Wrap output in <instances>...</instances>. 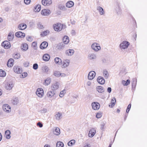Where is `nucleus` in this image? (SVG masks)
I'll return each mask as SVG.
<instances>
[{
	"label": "nucleus",
	"instance_id": "1",
	"mask_svg": "<svg viewBox=\"0 0 147 147\" xmlns=\"http://www.w3.org/2000/svg\"><path fill=\"white\" fill-rule=\"evenodd\" d=\"M91 49L95 52H97L100 50L101 47L99 43L96 42H94L91 45Z\"/></svg>",
	"mask_w": 147,
	"mask_h": 147
},
{
	"label": "nucleus",
	"instance_id": "2",
	"mask_svg": "<svg viewBox=\"0 0 147 147\" xmlns=\"http://www.w3.org/2000/svg\"><path fill=\"white\" fill-rule=\"evenodd\" d=\"M129 43L127 41H124L121 43L119 46V47L121 50L127 49L129 45Z\"/></svg>",
	"mask_w": 147,
	"mask_h": 147
},
{
	"label": "nucleus",
	"instance_id": "3",
	"mask_svg": "<svg viewBox=\"0 0 147 147\" xmlns=\"http://www.w3.org/2000/svg\"><path fill=\"white\" fill-rule=\"evenodd\" d=\"M63 26L60 23H57L53 25V28L55 31L59 32L63 29Z\"/></svg>",
	"mask_w": 147,
	"mask_h": 147
},
{
	"label": "nucleus",
	"instance_id": "4",
	"mask_svg": "<svg viewBox=\"0 0 147 147\" xmlns=\"http://www.w3.org/2000/svg\"><path fill=\"white\" fill-rule=\"evenodd\" d=\"M2 109L3 111L7 113H10L11 111V107L7 104H4L2 106Z\"/></svg>",
	"mask_w": 147,
	"mask_h": 147
},
{
	"label": "nucleus",
	"instance_id": "5",
	"mask_svg": "<svg viewBox=\"0 0 147 147\" xmlns=\"http://www.w3.org/2000/svg\"><path fill=\"white\" fill-rule=\"evenodd\" d=\"M60 83L57 81H55L51 85V88L53 91H55L58 90L59 87Z\"/></svg>",
	"mask_w": 147,
	"mask_h": 147
},
{
	"label": "nucleus",
	"instance_id": "6",
	"mask_svg": "<svg viewBox=\"0 0 147 147\" xmlns=\"http://www.w3.org/2000/svg\"><path fill=\"white\" fill-rule=\"evenodd\" d=\"M91 106L93 110L95 111L98 110L100 108V104L97 102H94L91 104Z\"/></svg>",
	"mask_w": 147,
	"mask_h": 147
},
{
	"label": "nucleus",
	"instance_id": "7",
	"mask_svg": "<svg viewBox=\"0 0 147 147\" xmlns=\"http://www.w3.org/2000/svg\"><path fill=\"white\" fill-rule=\"evenodd\" d=\"M36 94L39 97L42 98L44 94V92L42 88H38L36 92Z\"/></svg>",
	"mask_w": 147,
	"mask_h": 147
},
{
	"label": "nucleus",
	"instance_id": "8",
	"mask_svg": "<svg viewBox=\"0 0 147 147\" xmlns=\"http://www.w3.org/2000/svg\"><path fill=\"white\" fill-rule=\"evenodd\" d=\"M87 58L89 60L93 61L96 59L97 56L94 53H90L88 54Z\"/></svg>",
	"mask_w": 147,
	"mask_h": 147
},
{
	"label": "nucleus",
	"instance_id": "9",
	"mask_svg": "<svg viewBox=\"0 0 147 147\" xmlns=\"http://www.w3.org/2000/svg\"><path fill=\"white\" fill-rule=\"evenodd\" d=\"M96 129L94 128H91L89 130L88 134V136L90 138L93 137L96 133Z\"/></svg>",
	"mask_w": 147,
	"mask_h": 147
},
{
	"label": "nucleus",
	"instance_id": "10",
	"mask_svg": "<svg viewBox=\"0 0 147 147\" xmlns=\"http://www.w3.org/2000/svg\"><path fill=\"white\" fill-rule=\"evenodd\" d=\"M96 74L94 71H90L88 75V78L89 80H92L96 76Z\"/></svg>",
	"mask_w": 147,
	"mask_h": 147
},
{
	"label": "nucleus",
	"instance_id": "11",
	"mask_svg": "<svg viewBox=\"0 0 147 147\" xmlns=\"http://www.w3.org/2000/svg\"><path fill=\"white\" fill-rule=\"evenodd\" d=\"M14 71L17 74L21 73L22 72V69L19 66L17 65L14 66L13 67Z\"/></svg>",
	"mask_w": 147,
	"mask_h": 147
},
{
	"label": "nucleus",
	"instance_id": "12",
	"mask_svg": "<svg viewBox=\"0 0 147 147\" xmlns=\"http://www.w3.org/2000/svg\"><path fill=\"white\" fill-rule=\"evenodd\" d=\"M53 132L54 134L56 136H59L60 134V129L58 127H55L53 129Z\"/></svg>",
	"mask_w": 147,
	"mask_h": 147
},
{
	"label": "nucleus",
	"instance_id": "13",
	"mask_svg": "<svg viewBox=\"0 0 147 147\" xmlns=\"http://www.w3.org/2000/svg\"><path fill=\"white\" fill-rule=\"evenodd\" d=\"M13 86V84L12 82H7L5 84V88L7 90H10L12 88Z\"/></svg>",
	"mask_w": 147,
	"mask_h": 147
},
{
	"label": "nucleus",
	"instance_id": "14",
	"mask_svg": "<svg viewBox=\"0 0 147 147\" xmlns=\"http://www.w3.org/2000/svg\"><path fill=\"white\" fill-rule=\"evenodd\" d=\"M1 45L5 49H7L9 48L11 46L10 43L8 41H5L3 42L1 44Z\"/></svg>",
	"mask_w": 147,
	"mask_h": 147
},
{
	"label": "nucleus",
	"instance_id": "15",
	"mask_svg": "<svg viewBox=\"0 0 147 147\" xmlns=\"http://www.w3.org/2000/svg\"><path fill=\"white\" fill-rule=\"evenodd\" d=\"M55 94V92L54 91L50 90L47 92V96L49 98H52L54 97Z\"/></svg>",
	"mask_w": 147,
	"mask_h": 147
},
{
	"label": "nucleus",
	"instance_id": "16",
	"mask_svg": "<svg viewBox=\"0 0 147 147\" xmlns=\"http://www.w3.org/2000/svg\"><path fill=\"white\" fill-rule=\"evenodd\" d=\"M14 37V33L12 31H10L8 34L7 37V40L9 41L13 40Z\"/></svg>",
	"mask_w": 147,
	"mask_h": 147
},
{
	"label": "nucleus",
	"instance_id": "17",
	"mask_svg": "<svg viewBox=\"0 0 147 147\" xmlns=\"http://www.w3.org/2000/svg\"><path fill=\"white\" fill-rule=\"evenodd\" d=\"M51 13L49 9H44L41 11V14L44 16H47Z\"/></svg>",
	"mask_w": 147,
	"mask_h": 147
},
{
	"label": "nucleus",
	"instance_id": "18",
	"mask_svg": "<svg viewBox=\"0 0 147 147\" xmlns=\"http://www.w3.org/2000/svg\"><path fill=\"white\" fill-rule=\"evenodd\" d=\"M42 3L45 6H48L52 3L51 0H42Z\"/></svg>",
	"mask_w": 147,
	"mask_h": 147
},
{
	"label": "nucleus",
	"instance_id": "19",
	"mask_svg": "<svg viewBox=\"0 0 147 147\" xmlns=\"http://www.w3.org/2000/svg\"><path fill=\"white\" fill-rule=\"evenodd\" d=\"M70 61L68 59H65L63 60V63L62 65L63 68H65L67 67L69 65Z\"/></svg>",
	"mask_w": 147,
	"mask_h": 147
},
{
	"label": "nucleus",
	"instance_id": "20",
	"mask_svg": "<svg viewBox=\"0 0 147 147\" xmlns=\"http://www.w3.org/2000/svg\"><path fill=\"white\" fill-rule=\"evenodd\" d=\"M55 117L56 120H60L62 118V113L59 112L57 113L55 115Z\"/></svg>",
	"mask_w": 147,
	"mask_h": 147
},
{
	"label": "nucleus",
	"instance_id": "21",
	"mask_svg": "<svg viewBox=\"0 0 147 147\" xmlns=\"http://www.w3.org/2000/svg\"><path fill=\"white\" fill-rule=\"evenodd\" d=\"M74 53V51L73 49H69L66 51L65 53L67 55L71 56Z\"/></svg>",
	"mask_w": 147,
	"mask_h": 147
},
{
	"label": "nucleus",
	"instance_id": "22",
	"mask_svg": "<svg viewBox=\"0 0 147 147\" xmlns=\"http://www.w3.org/2000/svg\"><path fill=\"white\" fill-rule=\"evenodd\" d=\"M15 35L16 37L18 38H23L25 36V34L24 33L19 31L16 32Z\"/></svg>",
	"mask_w": 147,
	"mask_h": 147
},
{
	"label": "nucleus",
	"instance_id": "23",
	"mask_svg": "<svg viewBox=\"0 0 147 147\" xmlns=\"http://www.w3.org/2000/svg\"><path fill=\"white\" fill-rule=\"evenodd\" d=\"M28 45L26 43H24L21 45V48L23 51H27L28 49Z\"/></svg>",
	"mask_w": 147,
	"mask_h": 147
},
{
	"label": "nucleus",
	"instance_id": "24",
	"mask_svg": "<svg viewBox=\"0 0 147 147\" xmlns=\"http://www.w3.org/2000/svg\"><path fill=\"white\" fill-rule=\"evenodd\" d=\"M54 61L55 64L57 65H61L62 64V60L59 57H55L54 59Z\"/></svg>",
	"mask_w": 147,
	"mask_h": 147
},
{
	"label": "nucleus",
	"instance_id": "25",
	"mask_svg": "<svg viewBox=\"0 0 147 147\" xmlns=\"http://www.w3.org/2000/svg\"><path fill=\"white\" fill-rule=\"evenodd\" d=\"M11 131L9 130H7L5 131V132L4 137L6 139H9L11 138Z\"/></svg>",
	"mask_w": 147,
	"mask_h": 147
},
{
	"label": "nucleus",
	"instance_id": "26",
	"mask_svg": "<svg viewBox=\"0 0 147 147\" xmlns=\"http://www.w3.org/2000/svg\"><path fill=\"white\" fill-rule=\"evenodd\" d=\"M97 10L98 11L100 15H103L105 14V11L101 7L98 6L97 7Z\"/></svg>",
	"mask_w": 147,
	"mask_h": 147
},
{
	"label": "nucleus",
	"instance_id": "27",
	"mask_svg": "<svg viewBox=\"0 0 147 147\" xmlns=\"http://www.w3.org/2000/svg\"><path fill=\"white\" fill-rule=\"evenodd\" d=\"M98 82L101 84H103L105 82V80L104 78L101 76H99L97 79Z\"/></svg>",
	"mask_w": 147,
	"mask_h": 147
},
{
	"label": "nucleus",
	"instance_id": "28",
	"mask_svg": "<svg viewBox=\"0 0 147 147\" xmlns=\"http://www.w3.org/2000/svg\"><path fill=\"white\" fill-rule=\"evenodd\" d=\"M42 58L43 60L44 61H47L50 59V57L49 54H45L43 55Z\"/></svg>",
	"mask_w": 147,
	"mask_h": 147
},
{
	"label": "nucleus",
	"instance_id": "29",
	"mask_svg": "<svg viewBox=\"0 0 147 147\" xmlns=\"http://www.w3.org/2000/svg\"><path fill=\"white\" fill-rule=\"evenodd\" d=\"M96 89L97 91L99 93H102L105 91L104 88L101 86H97L96 87Z\"/></svg>",
	"mask_w": 147,
	"mask_h": 147
},
{
	"label": "nucleus",
	"instance_id": "30",
	"mask_svg": "<svg viewBox=\"0 0 147 147\" xmlns=\"http://www.w3.org/2000/svg\"><path fill=\"white\" fill-rule=\"evenodd\" d=\"M116 102V100L115 97L113 98L111 100V103L109 105V107L112 108L115 105Z\"/></svg>",
	"mask_w": 147,
	"mask_h": 147
},
{
	"label": "nucleus",
	"instance_id": "31",
	"mask_svg": "<svg viewBox=\"0 0 147 147\" xmlns=\"http://www.w3.org/2000/svg\"><path fill=\"white\" fill-rule=\"evenodd\" d=\"M48 45V44L47 42L44 41L40 44V47L41 49H44L46 48Z\"/></svg>",
	"mask_w": 147,
	"mask_h": 147
},
{
	"label": "nucleus",
	"instance_id": "32",
	"mask_svg": "<svg viewBox=\"0 0 147 147\" xmlns=\"http://www.w3.org/2000/svg\"><path fill=\"white\" fill-rule=\"evenodd\" d=\"M51 80L50 78H47L43 82V84L45 86H48L49 85L51 82Z\"/></svg>",
	"mask_w": 147,
	"mask_h": 147
},
{
	"label": "nucleus",
	"instance_id": "33",
	"mask_svg": "<svg viewBox=\"0 0 147 147\" xmlns=\"http://www.w3.org/2000/svg\"><path fill=\"white\" fill-rule=\"evenodd\" d=\"M74 5V2L72 1H69L67 2L65 4L66 6L68 8H71Z\"/></svg>",
	"mask_w": 147,
	"mask_h": 147
},
{
	"label": "nucleus",
	"instance_id": "34",
	"mask_svg": "<svg viewBox=\"0 0 147 147\" xmlns=\"http://www.w3.org/2000/svg\"><path fill=\"white\" fill-rule=\"evenodd\" d=\"M14 61L12 59H10L8 61L7 65L8 67H11L12 66L13 64Z\"/></svg>",
	"mask_w": 147,
	"mask_h": 147
},
{
	"label": "nucleus",
	"instance_id": "35",
	"mask_svg": "<svg viewBox=\"0 0 147 147\" xmlns=\"http://www.w3.org/2000/svg\"><path fill=\"white\" fill-rule=\"evenodd\" d=\"M63 40V43L65 44H68L69 41V37L66 36H64Z\"/></svg>",
	"mask_w": 147,
	"mask_h": 147
},
{
	"label": "nucleus",
	"instance_id": "36",
	"mask_svg": "<svg viewBox=\"0 0 147 147\" xmlns=\"http://www.w3.org/2000/svg\"><path fill=\"white\" fill-rule=\"evenodd\" d=\"M27 27L26 24L22 23L20 24L18 26V28L20 30H24Z\"/></svg>",
	"mask_w": 147,
	"mask_h": 147
},
{
	"label": "nucleus",
	"instance_id": "37",
	"mask_svg": "<svg viewBox=\"0 0 147 147\" xmlns=\"http://www.w3.org/2000/svg\"><path fill=\"white\" fill-rule=\"evenodd\" d=\"M12 103L13 105H17L19 102V100L18 98L15 97L13 98L11 100Z\"/></svg>",
	"mask_w": 147,
	"mask_h": 147
},
{
	"label": "nucleus",
	"instance_id": "38",
	"mask_svg": "<svg viewBox=\"0 0 147 147\" xmlns=\"http://www.w3.org/2000/svg\"><path fill=\"white\" fill-rule=\"evenodd\" d=\"M61 75V72L58 71H55L53 72V75L56 77H59Z\"/></svg>",
	"mask_w": 147,
	"mask_h": 147
},
{
	"label": "nucleus",
	"instance_id": "39",
	"mask_svg": "<svg viewBox=\"0 0 147 147\" xmlns=\"http://www.w3.org/2000/svg\"><path fill=\"white\" fill-rule=\"evenodd\" d=\"M103 74L104 76L106 79H107L109 76V74L107 70L105 69L103 70Z\"/></svg>",
	"mask_w": 147,
	"mask_h": 147
},
{
	"label": "nucleus",
	"instance_id": "40",
	"mask_svg": "<svg viewBox=\"0 0 147 147\" xmlns=\"http://www.w3.org/2000/svg\"><path fill=\"white\" fill-rule=\"evenodd\" d=\"M57 147H63L64 144L62 142L58 141L56 143Z\"/></svg>",
	"mask_w": 147,
	"mask_h": 147
},
{
	"label": "nucleus",
	"instance_id": "41",
	"mask_svg": "<svg viewBox=\"0 0 147 147\" xmlns=\"http://www.w3.org/2000/svg\"><path fill=\"white\" fill-rule=\"evenodd\" d=\"M41 8V5H40L38 4L35 7L34 10L36 12H38L40 11Z\"/></svg>",
	"mask_w": 147,
	"mask_h": 147
},
{
	"label": "nucleus",
	"instance_id": "42",
	"mask_svg": "<svg viewBox=\"0 0 147 147\" xmlns=\"http://www.w3.org/2000/svg\"><path fill=\"white\" fill-rule=\"evenodd\" d=\"M76 142V141L74 140H72L69 141L67 143V145L69 146H72L74 145Z\"/></svg>",
	"mask_w": 147,
	"mask_h": 147
},
{
	"label": "nucleus",
	"instance_id": "43",
	"mask_svg": "<svg viewBox=\"0 0 147 147\" xmlns=\"http://www.w3.org/2000/svg\"><path fill=\"white\" fill-rule=\"evenodd\" d=\"M49 31L48 30H46L45 31L42 32H41L40 35L42 36H46L49 33Z\"/></svg>",
	"mask_w": 147,
	"mask_h": 147
},
{
	"label": "nucleus",
	"instance_id": "44",
	"mask_svg": "<svg viewBox=\"0 0 147 147\" xmlns=\"http://www.w3.org/2000/svg\"><path fill=\"white\" fill-rule=\"evenodd\" d=\"M6 75V74L5 71L2 69L0 70V76L4 77Z\"/></svg>",
	"mask_w": 147,
	"mask_h": 147
},
{
	"label": "nucleus",
	"instance_id": "45",
	"mask_svg": "<svg viewBox=\"0 0 147 147\" xmlns=\"http://www.w3.org/2000/svg\"><path fill=\"white\" fill-rule=\"evenodd\" d=\"M65 93V90H63L60 92L59 94V97L61 98L63 97L64 96Z\"/></svg>",
	"mask_w": 147,
	"mask_h": 147
},
{
	"label": "nucleus",
	"instance_id": "46",
	"mask_svg": "<svg viewBox=\"0 0 147 147\" xmlns=\"http://www.w3.org/2000/svg\"><path fill=\"white\" fill-rule=\"evenodd\" d=\"M102 114L101 112H99L96 114V117L97 118H100L102 117Z\"/></svg>",
	"mask_w": 147,
	"mask_h": 147
},
{
	"label": "nucleus",
	"instance_id": "47",
	"mask_svg": "<svg viewBox=\"0 0 147 147\" xmlns=\"http://www.w3.org/2000/svg\"><path fill=\"white\" fill-rule=\"evenodd\" d=\"M27 75L28 74L26 72H24L20 75V78H24L26 77L27 76Z\"/></svg>",
	"mask_w": 147,
	"mask_h": 147
},
{
	"label": "nucleus",
	"instance_id": "48",
	"mask_svg": "<svg viewBox=\"0 0 147 147\" xmlns=\"http://www.w3.org/2000/svg\"><path fill=\"white\" fill-rule=\"evenodd\" d=\"M40 111L42 113H45L47 112V109L45 108H43L40 110Z\"/></svg>",
	"mask_w": 147,
	"mask_h": 147
},
{
	"label": "nucleus",
	"instance_id": "49",
	"mask_svg": "<svg viewBox=\"0 0 147 147\" xmlns=\"http://www.w3.org/2000/svg\"><path fill=\"white\" fill-rule=\"evenodd\" d=\"M38 28L40 29H42L44 28L43 26L42 25V24L40 23H39L38 24Z\"/></svg>",
	"mask_w": 147,
	"mask_h": 147
},
{
	"label": "nucleus",
	"instance_id": "50",
	"mask_svg": "<svg viewBox=\"0 0 147 147\" xmlns=\"http://www.w3.org/2000/svg\"><path fill=\"white\" fill-rule=\"evenodd\" d=\"M26 39L29 42H31L32 40V38L30 36H26Z\"/></svg>",
	"mask_w": 147,
	"mask_h": 147
},
{
	"label": "nucleus",
	"instance_id": "51",
	"mask_svg": "<svg viewBox=\"0 0 147 147\" xmlns=\"http://www.w3.org/2000/svg\"><path fill=\"white\" fill-rule=\"evenodd\" d=\"M20 57V55L19 54H16L14 56V57L15 59H18Z\"/></svg>",
	"mask_w": 147,
	"mask_h": 147
},
{
	"label": "nucleus",
	"instance_id": "52",
	"mask_svg": "<svg viewBox=\"0 0 147 147\" xmlns=\"http://www.w3.org/2000/svg\"><path fill=\"white\" fill-rule=\"evenodd\" d=\"M33 68L34 69H36L38 68V65L37 63L34 64L33 66Z\"/></svg>",
	"mask_w": 147,
	"mask_h": 147
},
{
	"label": "nucleus",
	"instance_id": "53",
	"mask_svg": "<svg viewBox=\"0 0 147 147\" xmlns=\"http://www.w3.org/2000/svg\"><path fill=\"white\" fill-rule=\"evenodd\" d=\"M37 46V43L36 42H33L32 43V46L33 47L35 48Z\"/></svg>",
	"mask_w": 147,
	"mask_h": 147
},
{
	"label": "nucleus",
	"instance_id": "54",
	"mask_svg": "<svg viewBox=\"0 0 147 147\" xmlns=\"http://www.w3.org/2000/svg\"><path fill=\"white\" fill-rule=\"evenodd\" d=\"M30 2V0H24V2L25 4L27 5L29 4Z\"/></svg>",
	"mask_w": 147,
	"mask_h": 147
},
{
	"label": "nucleus",
	"instance_id": "55",
	"mask_svg": "<svg viewBox=\"0 0 147 147\" xmlns=\"http://www.w3.org/2000/svg\"><path fill=\"white\" fill-rule=\"evenodd\" d=\"M37 125L40 127H42L43 126L42 124L40 122H38L37 124Z\"/></svg>",
	"mask_w": 147,
	"mask_h": 147
},
{
	"label": "nucleus",
	"instance_id": "56",
	"mask_svg": "<svg viewBox=\"0 0 147 147\" xmlns=\"http://www.w3.org/2000/svg\"><path fill=\"white\" fill-rule=\"evenodd\" d=\"M105 125V124L104 123H102L101 125L100 129L102 130H103L104 128V127Z\"/></svg>",
	"mask_w": 147,
	"mask_h": 147
},
{
	"label": "nucleus",
	"instance_id": "57",
	"mask_svg": "<svg viewBox=\"0 0 147 147\" xmlns=\"http://www.w3.org/2000/svg\"><path fill=\"white\" fill-rule=\"evenodd\" d=\"M66 76V75L63 73H61V75H60V77H61L62 78H64Z\"/></svg>",
	"mask_w": 147,
	"mask_h": 147
},
{
	"label": "nucleus",
	"instance_id": "58",
	"mask_svg": "<svg viewBox=\"0 0 147 147\" xmlns=\"http://www.w3.org/2000/svg\"><path fill=\"white\" fill-rule=\"evenodd\" d=\"M24 65L25 67H27L29 65V63L28 62H25L24 63Z\"/></svg>",
	"mask_w": 147,
	"mask_h": 147
},
{
	"label": "nucleus",
	"instance_id": "59",
	"mask_svg": "<svg viewBox=\"0 0 147 147\" xmlns=\"http://www.w3.org/2000/svg\"><path fill=\"white\" fill-rule=\"evenodd\" d=\"M71 23L72 25H74L76 23L75 21L73 19H71L70 20Z\"/></svg>",
	"mask_w": 147,
	"mask_h": 147
},
{
	"label": "nucleus",
	"instance_id": "60",
	"mask_svg": "<svg viewBox=\"0 0 147 147\" xmlns=\"http://www.w3.org/2000/svg\"><path fill=\"white\" fill-rule=\"evenodd\" d=\"M92 84V82H91L88 81L87 82L86 85L88 86H91Z\"/></svg>",
	"mask_w": 147,
	"mask_h": 147
},
{
	"label": "nucleus",
	"instance_id": "61",
	"mask_svg": "<svg viewBox=\"0 0 147 147\" xmlns=\"http://www.w3.org/2000/svg\"><path fill=\"white\" fill-rule=\"evenodd\" d=\"M71 34L73 35H74L76 34V32L75 30H72L71 32Z\"/></svg>",
	"mask_w": 147,
	"mask_h": 147
},
{
	"label": "nucleus",
	"instance_id": "62",
	"mask_svg": "<svg viewBox=\"0 0 147 147\" xmlns=\"http://www.w3.org/2000/svg\"><path fill=\"white\" fill-rule=\"evenodd\" d=\"M125 82L126 83L125 84V86H127L129 84L130 82V80H127L126 81H125Z\"/></svg>",
	"mask_w": 147,
	"mask_h": 147
},
{
	"label": "nucleus",
	"instance_id": "63",
	"mask_svg": "<svg viewBox=\"0 0 147 147\" xmlns=\"http://www.w3.org/2000/svg\"><path fill=\"white\" fill-rule=\"evenodd\" d=\"M107 92L109 93H110L111 91V89L110 87H108L107 89Z\"/></svg>",
	"mask_w": 147,
	"mask_h": 147
},
{
	"label": "nucleus",
	"instance_id": "64",
	"mask_svg": "<svg viewBox=\"0 0 147 147\" xmlns=\"http://www.w3.org/2000/svg\"><path fill=\"white\" fill-rule=\"evenodd\" d=\"M131 104H129L128 106H127V109H130L131 107Z\"/></svg>",
	"mask_w": 147,
	"mask_h": 147
}]
</instances>
